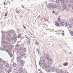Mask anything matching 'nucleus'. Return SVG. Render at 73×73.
Instances as JSON below:
<instances>
[{
    "mask_svg": "<svg viewBox=\"0 0 73 73\" xmlns=\"http://www.w3.org/2000/svg\"><path fill=\"white\" fill-rule=\"evenodd\" d=\"M6 36V37L7 39V40L8 41H11V40H12L13 41H16V37L14 38L12 37L11 38V39L9 38V37H11V35L8 32L5 33L3 32L2 33V40H5V36Z\"/></svg>",
    "mask_w": 73,
    "mask_h": 73,
    "instance_id": "f257e3e1",
    "label": "nucleus"
},
{
    "mask_svg": "<svg viewBox=\"0 0 73 73\" xmlns=\"http://www.w3.org/2000/svg\"><path fill=\"white\" fill-rule=\"evenodd\" d=\"M55 25H56L57 27H58L59 25L62 27L64 25V23L62 22V19L60 18H58L57 19V21L56 22V23H55Z\"/></svg>",
    "mask_w": 73,
    "mask_h": 73,
    "instance_id": "f03ea898",
    "label": "nucleus"
},
{
    "mask_svg": "<svg viewBox=\"0 0 73 73\" xmlns=\"http://www.w3.org/2000/svg\"><path fill=\"white\" fill-rule=\"evenodd\" d=\"M46 59L48 61H52V59L51 58V57L49 55H46Z\"/></svg>",
    "mask_w": 73,
    "mask_h": 73,
    "instance_id": "7ed1b4c3",
    "label": "nucleus"
},
{
    "mask_svg": "<svg viewBox=\"0 0 73 73\" xmlns=\"http://www.w3.org/2000/svg\"><path fill=\"white\" fill-rule=\"evenodd\" d=\"M56 72L58 73H65V72L63 71L62 70H58V69H56L55 70Z\"/></svg>",
    "mask_w": 73,
    "mask_h": 73,
    "instance_id": "20e7f679",
    "label": "nucleus"
},
{
    "mask_svg": "<svg viewBox=\"0 0 73 73\" xmlns=\"http://www.w3.org/2000/svg\"><path fill=\"white\" fill-rule=\"evenodd\" d=\"M21 58V56H19V57H17V59H16L17 60V61L18 62H19V61H20V60Z\"/></svg>",
    "mask_w": 73,
    "mask_h": 73,
    "instance_id": "39448f33",
    "label": "nucleus"
},
{
    "mask_svg": "<svg viewBox=\"0 0 73 73\" xmlns=\"http://www.w3.org/2000/svg\"><path fill=\"white\" fill-rule=\"evenodd\" d=\"M5 43L6 44L7 47H9V43H8L7 42L5 41Z\"/></svg>",
    "mask_w": 73,
    "mask_h": 73,
    "instance_id": "423d86ee",
    "label": "nucleus"
},
{
    "mask_svg": "<svg viewBox=\"0 0 73 73\" xmlns=\"http://www.w3.org/2000/svg\"><path fill=\"white\" fill-rule=\"evenodd\" d=\"M25 53L24 52H22L20 53V56H24V55H25Z\"/></svg>",
    "mask_w": 73,
    "mask_h": 73,
    "instance_id": "0eeeda50",
    "label": "nucleus"
},
{
    "mask_svg": "<svg viewBox=\"0 0 73 73\" xmlns=\"http://www.w3.org/2000/svg\"><path fill=\"white\" fill-rule=\"evenodd\" d=\"M50 69L52 72H54V70H55V69L53 67L51 68Z\"/></svg>",
    "mask_w": 73,
    "mask_h": 73,
    "instance_id": "6e6552de",
    "label": "nucleus"
},
{
    "mask_svg": "<svg viewBox=\"0 0 73 73\" xmlns=\"http://www.w3.org/2000/svg\"><path fill=\"white\" fill-rule=\"evenodd\" d=\"M42 67L43 69H45L46 68V67L44 65V64H42Z\"/></svg>",
    "mask_w": 73,
    "mask_h": 73,
    "instance_id": "1a4fd4ad",
    "label": "nucleus"
},
{
    "mask_svg": "<svg viewBox=\"0 0 73 73\" xmlns=\"http://www.w3.org/2000/svg\"><path fill=\"white\" fill-rule=\"evenodd\" d=\"M18 70L19 71V72H21L22 71L21 68L20 67L19 68V69H18Z\"/></svg>",
    "mask_w": 73,
    "mask_h": 73,
    "instance_id": "9d476101",
    "label": "nucleus"
},
{
    "mask_svg": "<svg viewBox=\"0 0 73 73\" xmlns=\"http://www.w3.org/2000/svg\"><path fill=\"white\" fill-rule=\"evenodd\" d=\"M52 62H49L48 63V65L49 66H50V65H52Z\"/></svg>",
    "mask_w": 73,
    "mask_h": 73,
    "instance_id": "9b49d317",
    "label": "nucleus"
},
{
    "mask_svg": "<svg viewBox=\"0 0 73 73\" xmlns=\"http://www.w3.org/2000/svg\"><path fill=\"white\" fill-rule=\"evenodd\" d=\"M9 32L10 33H15V31H14V30H12L10 31H9Z\"/></svg>",
    "mask_w": 73,
    "mask_h": 73,
    "instance_id": "f8f14e48",
    "label": "nucleus"
},
{
    "mask_svg": "<svg viewBox=\"0 0 73 73\" xmlns=\"http://www.w3.org/2000/svg\"><path fill=\"white\" fill-rule=\"evenodd\" d=\"M42 58L43 59H44V60H45L46 58V56L45 55H43V56Z\"/></svg>",
    "mask_w": 73,
    "mask_h": 73,
    "instance_id": "ddd939ff",
    "label": "nucleus"
},
{
    "mask_svg": "<svg viewBox=\"0 0 73 73\" xmlns=\"http://www.w3.org/2000/svg\"><path fill=\"white\" fill-rule=\"evenodd\" d=\"M27 50V48H24L23 50V52H25Z\"/></svg>",
    "mask_w": 73,
    "mask_h": 73,
    "instance_id": "4468645a",
    "label": "nucleus"
},
{
    "mask_svg": "<svg viewBox=\"0 0 73 73\" xmlns=\"http://www.w3.org/2000/svg\"><path fill=\"white\" fill-rule=\"evenodd\" d=\"M0 68L1 69H4V67L2 65L0 64Z\"/></svg>",
    "mask_w": 73,
    "mask_h": 73,
    "instance_id": "2eb2a0df",
    "label": "nucleus"
},
{
    "mask_svg": "<svg viewBox=\"0 0 73 73\" xmlns=\"http://www.w3.org/2000/svg\"><path fill=\"white\" fill-rule=\"evenodd\" d=\"M66 8V6H64L62 8V10H64V9H65Z\"/></svg>",
    "mask_w": 73,
    "mask_h": 73,
    "instance_id": "dca6fc26",
    "label": "nucleus"
},
{
    "mask_svg": "<svg viewBox=\"0 0 73 73\" xmlns=\"http://www.w3.org/2000/svg\"><path fill=\"white\" fill-rule=\"evenodd\" d=\"M5 67H6L7 68H8L9 67V64L8 63L6 64L5 65Z\"/></svg>",
    "mask_w": 73,
    "mask_h": 73,
    "instance_id": "f3484780",
    "label": "nucleus"
},
{
    "mask_svg": "<svg viewBox=\"0 0 73 73\" xmlns=\"http://www.w3.org/2000/svg\"><path fill=\"white\" fill-rule=\"evenodd\" d=\"M46 70L47 72H50V69H46Z\"/></svg>",
    "mask_w": 73,
    "mask_h": 73,
    "instance_id": "a211bd4d",
    "label": "nucleus"
},
{
    "mask_svg": "<svg viewBox=\"0 0 73 73\" xmlns=\"http://www.w3.org/2000/svg\"><path fill=\"white\" fill-rule=\"evenodd\" d=\"M40 52V50H39L37 49L36 50L37 53H38L39 54H40V52Z\"/></svg>",
    "mask_w": 73,
    "mask_h": 73,
    "instance_id": "6ab92c4d",
    "label": "nucleus"
},
{
    "mask_svg": "<svg viewBox=\"0 0 73 73\" xmlns=\"http://www.w3.org/2000/svg\"><path fill=\"white\" fill-rule=\"evenodd\" d=\"M13 67L14 68V67H16L17 66V64L15 63H14L13 64Z\"/></svg>",
    "mask_w": 73,
    "mask_h": 73,
    "instance_id": "aec40b11",
    "label": "nucleus"
},
{
    "mask_svg": "<svg viewBox=\"0 0 73 73\" xmlns=\"http://www.w3.org/2000/svg\"><path fill=\"white\" fill-rule=\"evenodd\" d=\"M9 54L10 56L11 57H12V54L11 53H9Z\"/></svg>",
    "mask_w": 73,
    "mask_h": 73,
    "instance_id": "412c9836",
    "label": "nucleus"
},
{
    "mask_svg": "<svg viewBox=\"0 0 73 73\" xmlns=\"http://www.w3.org/2000/svg\"><path fill=\"white\" fill-rule=\"evenodd\" d=\"M45 61L44 60H42L41 61V64H44L45 63Z\"/></svg>",
    "mask_w": 73,
    "mask_h": 73,
    "instance_id": "4be33fe9",
    "label": "nucleus"
},
{
    "mask_svg": "<svg viewBox=\"0 0 73 73\" xmlns=\"http://www.w3.org/2000/svg\"><path fill=\"white\" fill-rule=\"evenodd\" d=\"M23 49V47H21L19 48V50H22Z\"/></svg>",
    "mask_w": 73,
    "mask_h": 73,
    "instance_id": "5701e85b",
    "label": "nucleus"
},
{
    "mask_svg": "<svg viewBox=\"0 0 73 73\" xmlns=\"http://www.w3.org/2000/svg\"><path fill=\"white\" fill-rule=\"evenodd\" d=\"M11 72V70L9 69V70L7 72V73H9Z\"/></svg>",
    "mask_w": 73,
    "mask_h": 73,
    "instance_id": "b1692460",
    "label": "nucleus"
},
{
    "mask_svg": "<svg viewBox=\"0 0 73 73\" xmlns=\"http://www.w3.org/2000/svg\"><path fill=\"white\" fill-rule=\"evenodd\" d=\"M65 24L68 25H69V22H66L65 23Z\"/></svg>",
    "mask_w": 73,
    "mask_h": 73,
    "instance_id": "393cba45",
    "label": "nucleus"
},
{
    "mask_svg": "<svg viewBox=\"0 0 73 73\" xmlns=\"http://www.w3.org/2000/svg\"><path fill=\"white\" fill-rule=\"evenodd\" d=\"M17 52L18 53H20L21 52V50H20L19 49H17Z\"/></svg>",
    "mask_w": 73,
    "mask_h": 73,
    "instance_id": "a878e982",
    "label": "nucleus"
},
{
    "mask_svg": "<svg viewBox=\"0 0 73 73\" xmlns=\"http://www.w3.org/2000/svg\"><path fill=\"white\" fill-rule=\"evenodd\" d=\"M68 65V63H64L63 64V65L64 66H66L67 65Z\"/></svg>",
    "mask_w": 73,
    "mask_h": 73,
    "instance_id": "bb28decb",
    "label": "nucleus"
},
{
    "mask_svg": "<svg viewBox=\"0 0 73 73\" xmlns=\"http://www.w3.org/2000/svg\"><path fill=\"white\" fill-rule=\"evenodd\" d=\"M50 8H51L53 9V8L54 7H53V6L52 5H50Z\"/></svg>",
    "mask_w": 73,
    "mask_h": 73,
    "instance_id": "cd10ccee",
    "label": "nucleus"
},
{
    "mask_svg": "<svg viewBox=\"0 0 73 73\" xmlns=\"http://www.w3.org/2000/svg\"><path fill=\"white\" fill-rule=\"evenodd\" d=\"M54 8H56V9L57 8V7L55 5H54Z\"/></svg>",
    "mask_w": 73,
    "mask_h": 73,
    "instance_id": "c85d7f7f",
    "label": "nucleus"
},
{
    "mask_svg": "<svg viewBox=\"0 0 73 73\" xmlns=\"http://www.w3.org/2000/svg\"><path fill=\"white\" fill-rule=\"evenodd\" d=\"M20 62H21V64H23V60H22Z\"/></svg>",
    "mask_w": 73,
    "mask_h": 73,
    "instance_id": "c756f323",
    "label": "nucleus"
},
{
    "mask_svg": "<svg viewBox=\"0 0 73 73\" xmlns=\"http://www.w3.org/2000/svg\"><path fill=\"white\" fill-rule=\"evenodd\" d=\"M50 4H48L47 5V7H48V8H50Z\"/></svg>",
    "mask_w": 73,
    "mask_h": 73,
    "instance_id": "7c9ffc66",
    "label": "nucleus"
},
{
    "mask_svg": "<svg viewBox=\"0 0 73 73\" xmlns=\"http://www.w3.org/2000/svg\"><path fill=\"white\" fill-rule=\"evenodd\" d=\"M65 3H62V7H65Z\"/></svg>",
    "mask_w": 73,
    "mask_h": 73,
    "instance_id": "2f4dec72",
    "label": "nucleus"
},
{
    "mask_svg": "<svg viewBox=\"0 0 73 73\" xmlns=\"http://www.w3.org/2000/svg\"><path fill=\"white\" fill-rule=\"evenodd\" d=\"M73 0H70L69 1V2L70 3H73Z\"/></svg>",
    "mask_w": 73,
    "mask_h": 73,
    "instance_id": "473e14b6",
    "label": "nucleus"
},
{
    "mask_svg": "<svg viewBox=\"0 0 73 73\" xmlns=\"http://www.w3.org/2000/svg\"><path fill=\"white\" fill-rule=\"evenodd\" d=\"M0 50H2V51L5 50H5L3 49V48H1V47L0 48Z\"/></svg>",
    "mask_w": 73,
    "mask_h": 73,
    "instance_id": "72a5a7b5",
    "label": "nucleus"
},
{
    "mask_svg": "<svg viewBox=\"0 0 73 73\" xmlns=\"http://www.w3.org/2000/svg\"><path fill=\"white\" fill-rule=\"evenodd\" d=\"M10 47H11V48H13V45H10Z\"/></svg>",
    "mask_w": 73,
    "mask_h": 73,
    "instance_id": "f704fd0d",
    "label": "nucleus"
},
{
    "mask_svg": "<svg viewBox=\"0 0 73 73\" xmlns=\"http://www.w3.org/2000/svg\"><path fill=\"white\" fill-rule=\"evenodd\" d=\"M73 21V19H69V21Z\"/></svg>",
    "mask_w": 73,
    "mask_h": 73,
    "instance_id": "c9c22d12",
    "label": "nucleus"
},
{
    "mask_svg": "<svg viewBox=\"0 0 73 73\" xmlns=\"http://www.w3.org/2000/svg\"><path fill=\"white\" fill-rule=\"evenodd\" d=\"M5 50L6 51V52H7V53H9V50H8V49H6V50Z\"/></svg>",
    "mask_w": 73,
    "mask_h": 73,
    "instance_id": "e433bc0d",
    "label": "nucleus"
},
{
    "mask_svg": "<svg viewBox=\"0 0 73 73\" xmlns=\"http://www.w3.org/2000/svg\"><path fill=\"white\" fill-rule=\"evenodd\" d=\"M27 43L28 44H30V40H28Z\"/></svg>",
    "mask_w": 73,
    "mask_h": 73,
    "instance_id": "4c0bfd02",
    "label": "nucleus"
},
{
    "mask_svg": "<svg viewBox=\"0 0 73 73\" xmlns=\"http://www.w3.org/2000/svg\"><path fill=\"white\" fill-rule=\"evenodd\" d=\"M72 26H73V25L72 24H70L69 25V27H72Z\"/></svg>",
    "mask_w": 73,
    "mask_h": 73,
    "instance_id": "58836bf2",
    "label": "nucleus"
},
{
    "mask_svg": "<svg viewBox=\"0 0 73 73\" xmlns=\"http://www.w3.org/2000/svg\"><path fill=\"white\" fill-rule=\"evenodd\" d=\"M50 67V66H46V68H49Z\"/></svg>",
    "mask_w": 73,
    "mask_h": 73,
    "instance_id": "ea45409f",
    "label": "nucleus"
},
{
    "mask_svg": "<svg viewBox=\"0 0 73 73\" xmlns=\"http://www.w3.org/2000/svg\"><path fill=\"white\" fill-rule=\"evenodd\" d=\"M19 45L18 44H17L16 45V47H19Z\"/></svg>",
    "mask_w": 73,
    "mask_h": 73,
    "instance_id": "a19ab883",
    "label": "nucleus"
},
{
    "mask_svg": "<svg viewBox=\"0 0 73 73\" xmlns=\"http://www.w3.org/2000/svg\"><path fill=\"white\" fill-rule=\"evenodd\" d=\"M35 44L36 45H38V44H39V43H38V42H36Z\"/></svg>",
    "mask_w": 73,
    "mask_h": 73,
    "instance_id": "79ce46f5",
    "label": "nucleus"
},
{
    "mask_svg": "<svg viewBox=\"0 0 73 73\" xmlns=\"http://www.w3.org/2000/svg\"><path fill=\"white\" fill-rule=\"evenodd\" d=\"M56 2L57 3H59V1L58 0H56Z\"/></svg>",
    "mask_w": 73,
    "mask_h": 73,
    "instance_id": "37998d69",
    "label": "nucleus"
},
{
    "mask_svg": "<svg viewBox=\"0 0 73 73\" xmlns=\"http://www.w3.org/2000/svg\"><path fill=\"white\" fill-rule=\"evenodd\" d=\"M14 36L15 37H16V34H14Z\"/></svg>",
    "mask_w": 73,
    "mask_h": 73,
    "instance_id": "c03bdc74",
    "label": "nucleus"
},
{
    "mask_svg": "<svg viewBox=\"0 0 73 73\" xmlns=\"http://www.w3.org/2000/svg\"><path fill=\"white\" fill-rule=\"evenodd\" d=\"M23 27H24V29H26V28L25 27V26H24V25H23Z\"/></svg>",
    "mask_w": 73,
    "mask_h": 73,
    "instance_id": "a18cd8bd",
    "label": "nucleus"
},
{
    "mask_svg": "<svg viewBox=\"0 0 73 73\" xmlns=\"http://www.w3.org/2000/svg\"><path fill=\"white\" fill-rule=\"evenodd\" d=\"M7 13H6L5 15V16H7Z\"/></svg>",
    "mask_w": 73,
    "mask_h": 73,
    "instance_id": "49530a36",
    "label": "nucleus"
},
{
    "mask_svg": "<svg viewBox=\"0 0 73 73\" xmlns=\"http://www.w3.org/2000/svg\"><path fill=\"white\" fill-rule=\"evenodd\" d=\"M40 15H39L38 17H37V19H38L39 18H40Z\"/></svg>",
    "mask_w": 73,
    "mask_h": 73,
    "instance_id": "de8ad7c7",
    "label": "nucleus"
},
{
    "mask_svg": "<svg viewBox=\"0 0 73 73\" xmlns=\"http://www.w3.org/2000/svg\"><path fill=\"white\" fill-rule=\"evenodd\" d=\"M25 37H26V38H28L27 37V35H25Z\"/></svg>",
    "mask_w": 73,
    "mask_h": 73,
    "instance_id": "09e8293b",
    "label": "nucleus"
},
{
    "mask_svg": "<svg viewBox=\"0 0 73 73\" xmlns=\"http://www.w3.org/2000/svg\"><path fill=\"white\" fill-rule=\"evenodd\" d=\"M59 1H62L63 0H59Z\"/></svg>",
    "mask_w": 73,
    "mask_h": 73,
    "instance_id": "8fccbe9b",
    "label": "nucleus"
},
{
    "mask_svg": "<svg viewBox=\"0 0 73 73\" xmlns=\"http://www.w3.org/2000/svg\"><path fill=\"white\" fill-rule=\"evenodd\" d=\"M40 70H40V69H39L38 70V71H40Z\"/></svg>",
    "mask_w": 73,
    "mask_h": 73,
    "instance_id": "3c124183",
    "label": "nucleus"
},
{
    "mask_svg": "<svg viewBox=\"0 0 73 73\" xmlns=\"http://www.w3.org/2000/svg\"><path fill=\"white\" fill-rule=\"evenodd\" d=\"M55 13V12L54 11H53L52 12V13Z\"/></svg>",
    "mask_w": 73,
    "mask_h": 73,
    "instance_id": "603ef678",
    "label": "nucleus"
},
{
    "mask_svg": "<svg viewBox=\"0 0 73 73\" xmlns=\"http://www.w3.org/2000/svg\"><path fill=\"white\" fill-rule=\"evenodd\" d=\"M5 2H4V5H5Z\"/></svg>",
    "mask_w": 73,
    "mask_h": 73,
    "instance_id": "864d4df0",
    "label": "nucleus"
},
{
    "mask_svg": "<svg viewBox=\"0 0 73 73\" xmlns=\"http://www.w3.org/2000/svg\"><path fill=\"white\" fill-rule=\"evenodd\" d=\"M72 53V52H70V54H71Z\"/></svg>",
    "mask_w": 73,
    "mask_h": 73,
    "instance_id": "5fc2aeb1",
    "label": "nucleus"
},
{
    "mask_svg": "<svg viewBox=\"0 0 73 73\" xmlns=\"http://www.w3.org/2000/svg\"><path fill=\"white\" fill-rule=\"evenodd\" d=\"M31 36H33V35H32V34H31Z\"/></svg>",
    "mask_w": 73,
    "mask_h": 73,
    "instance_id": "6e6d98bb",
    "label": "nucleus"
},
{
    "mask_svg": "<svg viewBox=\"0 0 73 73\" xmlns=\"http://www.w3.org/2000/svg\"><path fill=\"white\" fill-rule=\"evenodd\" d=\"M16 12H17V13H18V11H16Z\"/></svg>",
    "mask_w": 73,
    "mask_h": 73,
    "instance_id": "4d7b16f0",
    "label": "nucleus"
},
{
    "mask_svg": "<svg viewBox=\"0 0 73 73\" xmlns=\"http://www.w3.org/2000/svg\"><path fill=\"white\" fill-rule=\"evenodd\" d=\"M62 35H64V33H62Z\"/></svg>",
    "mask_w": 73,
    "mask_h": 73,
    "instance_id": "13d9d810",
    "label": "nucleus"
},
{
    "mask_svg": "<svg viewBox=\"0 0 73 73\" xmlns=\"http://www.w3.org/2000/svg\"><path fill=\"white\" fill-rule=\"evenodd\" d=\"M1 32L2 33H3V31H1Z\"/></svg>",
    "mask_w": 73,
    "mask_h": 73,
    "instance_id": "bf43d9fd",
    "label": "nucleus"
},
{
    "mask_svg": "<svg viewBox=\"0 0 73 73\" xmlns=\"http://www.w3.org/2000/svg\"><path fill=\"white\" fill-rule=\"evenodd\" d=\"M23 38V37H22V38H21V39H22V38Z\"/></svg>",
    "mask_w": 73,
    "mask_h": 73,
    "instance_id": "052dcab7",
    "label": "nucleus"
},
{
    "mask_svg": "<svg viewBox=\"0 0 73 73\" xmlns=\"http://www.w3.org/2000/svg\"><path fill=\"white\" fill-rule=\"evenodd\" d=\"M40 73H42V72H40Z\"/></svg>",
    "mask_w": 73,
    "mask_h": 73,
    "instance_id": "680f3d73",
    "label": "nucleus"
},
{
    "mask_svg": "<svg viewBox=\"0 0 73 73\" xmlns=\"http://www.w3.org/2000/svg\"><path fill=\"white\" fill-rule=\"evenodd\" d=\"M3 47H4V48H5V47H4V46H3Z\"/></svg>",
    "mask_w": 73,
    "mask_h": 73,
    "instance_id": "e2e57ef3",
    "label": "nucleus"
},
{
    "mask_svg": "<svg viewBox=\"0 0 73 73\" xmlns=\"http://www.w3.org/2000/svg\"><path fill=\"white\" fill-rule=\"evenodd\" d=\"M58 34L59 35H60V34L58 33Z\"/></svg>",
    "mask_w": 73,
    "mask_h": 73,
    "instance_id": "0e129e2a",
    "label": "nucleus"
},
{
    "mask_svg": "<svg viewBox=\"0 0 73 73\" xmlns=\"http://www.w3.org/2000/svg\"><path fill=\"white\" fill-rule=\"evenodd\" d=\"M39 65H40V63H39Z\"/></svg>",
    "mask_w": 73,
    "mask_h": 73,
    "instance_id": "69168bd1",
    "label": "nucleus"
},
{
    "mask_svg": "<svg viewBox=\"0 0 73 73\" xmlns=\"http://www.w3.org/2000/svg\"><path fill=\"white\" fill-rule=\"evenodd\" d=\"M65 27H66V25H65Z\"/></svg>",
    "mask_w": 73,
    "mask_h": 73,
    "instance_id": "338daca9",
    "label": "nucleus"
},
{
    "mask_svg": "<svg viewBox=\"0 0 73 73\" xmlns=\"http://www.w3.org/2000/svg\"><path fill=\"white\" fill-rule=\"evenodd\" d=\"M9 4H10V2L9 3Z\"/></svg>",
    "mask_w": 73,
    "mask_h": 73,
    "instance_id": "774afa93",
    "label": "nucleus"
}]
</instances>
